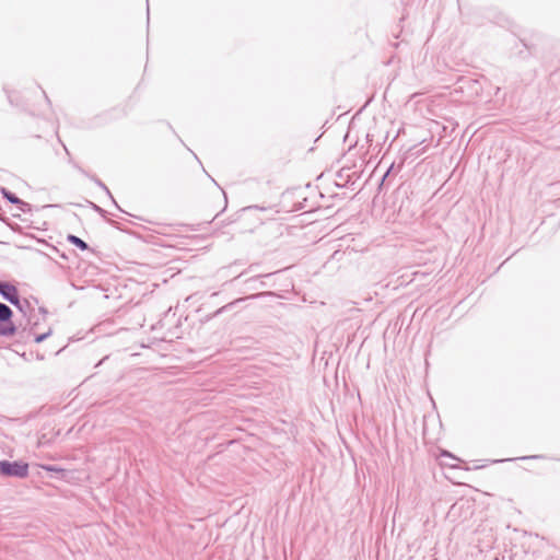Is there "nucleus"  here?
Returning <instances> with one entry per match:
<instances>
[{"label": "nucleus", "mask_w": 560, "mask_h": 560, "mask_svg": "<svg viewBox=\"0 0 560 560\" xmlns=\"http://www.w3.org/2000/svg\"><path fill=\"white\" fill-rule=\"evenodd\" d=\"M13 311L4 303L0 302V336L18 335L19 338L24 339L32 335L31 329L23 328L19 330L18 326L12 320Z\"/></svg>", "instance_id": "1"}, {"label": "nucleus", "mask_w": 560, "mask_h": 560, "mask_svg": "<svg viewBox=\"0 0 560 560\" xmlns=\"http://www.w3.org/2000/svg\"><path fill=\"white\" fill-rule=\"evenodd\" d=\"M0 474L4 477L26 478L28 476V464L21 460H0Z\"/></svg>", "instance_id": "2"}, {"label": "nucleus", "mask_w": 560, "mask_h": 560, "mask_svg": "<svg viewBox=\"0 0 560 560\" xmlns=\"http://www.w3.org/2000/svg\"><path fill=\"white\" fill-rule=\"evenodd\" d=\"M65 150H66V153L68 154L69 156V163L75 168L78 170L81 174H83L84 176H86L88 178H90L97 187H100L103 191H105V194L110 198L112 202L115 205V207L124 212V213H127L125 210H122L118 203L116 202V200L114 199L110 190L108 189V187L98 178L96 177L95 175L93 174H90L89 172H86L85 170H83L78 163H75L71 156H70V153L67 149L66 145H63Z\"/></svg>", "instance_id": "3"}, {"label": "nucleus", "mask_w": 560, "mask_h": 560, "mask_svg": "<svg viewBox=\"0 0 560 560\" xmlns=\"http://www.w3.org/2000/svg\"><path fill=\"white\" fill-rule=\"evenodd\" d=\"M0 295L9 303H18V288L8 281H0Z\"/></svg>", "instance_id": "4"}, {"label": "nucleus", "mask_w": 560, "mask_h": 560, "mask_svg": "<svg viewBox=\"0 0 560 560\" xmlns=\"http://www.w3.org/2000/svg\"><path fill=\"white\" fill-rule=\"evenodd\" d=\"M459 89H468L471 91V94L478 96L481 92V84L478 80H474L470 78H462L459 80Z\"/></svg>", "instance_id": "5"}, {"label": "nucleus", "mask_w": 560, "mask_h": 560, "mask_svg": "<svg viewBox=\"0 0 560 560\" xmlns=\"http://www.w3.org/2000/svg\"><path fill=\"white\" fill-rule=\"evenodd\" d=\"M336 185L338 187H346L350 183V167H341L337 174Z\"/></svg>", "instance_id": "6"}, {"label": "nucleus", "mask_w": 560, "mask_h": 560, "mask_svg": "<svg viewBox=\"0 0 560 560\" xmlns=\"http://www.w3.org/2000/svg\"><path fill=\"white\" fill-rule=\"evenodd\" d=\"M243 301H245V299L241 298V299H236V300H234V301L223 305L222 307H220L215 312H213L211 315H209L207 317V319H211V318L218 317L219 315H221V314H223L225 312L231 311L236 304L242 303Z\"/></svg>", "instance_id": "7"}, {"label": "nucleus", "mask_w": 560, "mask_h": 560, "mask_svg": "<svg viewBox=\"0 0 560 560\" xmlns=\"http://www.w3.org/2000/svg\"><path fill=\"white\" fill-rule=\"evenodd\" d=\"M67 241H68L70 244H72V245L77 246L78 248H80L81 250H86V249H89V245H88V243H86V242H84L82 238H80V237H79V236H77V235L69 234V235L67 236Z\"/></svg>", "instance_id": "8"}, {"label": "nucleus", "mask_w": 560, "mask_h": 560, "mask_svg": "<svg viewBox=\"0 0 560 560\" xmlns=\"http://www.w3.org/2000/svg\"><path fill=\"white\" fill-rule=\"evenodd\" d=\"M11 304L15 306L24 315H26L27 311L31 308L30 302L26 299H21L20 295H18V303L11 302Z\"/></svg>", "instance_id": "9"}, {"label": "nucleus", "mask_w": 560, "mask_h": 560, "mask_svg": "<svg viewBox=\"0 0 560 560\" xmlns=\"http://www.w3.org/2000/svg\"><path fill=\"white\" fill-rule=\"evenodd\" d=\"M1 194L4 199H7L9 202H11L13 205H18V202L20 201V198L16 197L13 192L8 190L7 188H2Z\"/></svg>", "instance_id": "10"}, {"label": "nucleus", "mask_w": 560, "mask_h": 560, "mask_svg": "<svg viewBox=\"0 0 560 560\" xmlns=\"http://www.w3.org/2000/svg\"><path fill=\"white\" fill-rule=\"evenodd\" d=\"M42 468L49 472L60 474L62 478L65 477L66 474V470L63 468H60L55 465H43Z\"/></svg>", "instance_id": "11"}, {"label": "nucleus", "mask_w": 560, "mask_h": 560, "mask_svg": "<svg viewBox=\"0 0 560 560\" xmlns=\"http://www.w3.org/2000/svg\"><path fill=\"white\" fill-rule=\"evenodd\" d=\"M261 278V276H255V277H252V278H248L247 280H245V284L247 285V289H257V287L255 285L259 279Z\"/></svg>", "instance_id": "12"}, {"label": "nucleus", "mask_w": 560, "mask_h": 560, "mask_svg": "<svg viewBox=\"0 0 560 560\" xmlns=\"http://www.w3.org/2000/svg\"><path fill=\"white\" fill-rule=\"evenodd\" d=\"M16 206L19 210L24 213L31 212L32 210V206L28 202L23 201L22 199H20Z\"/></svg>", "instance_id": "13"}, {"label": "nucleus", "mask_w": 560, "mask_h": 560, "mask_svg": "<svg viewBox=\"0 0 560 560\" xmlns=\"http://www.w3.org/2000/svg\"><path fill=\"white\" fill-rule=\"evenodd\" d=\"M52 334V330L51 329H48V331L44 332V334H39V335H35L34 337V341L36 343H40L43 342L44 340H46L50 335Z\"/></svg>", "instance_id": "14"}, {"label": "nucleus", "mask_w": 560, "mask_h": 560, "mask_svg": "<svg viewBox=\"0 0 560 560\" xmlns=\"http://www.w3.org/2000/svg\"><path fill=\"white\" fill-rule=\"evenodd\" d=\"M90 205H91V208H92L95 212H97L101 217L106 218V214H107V211H106V210H104L103 208H101L100 206H97V205H96V203H94V202H90Z\"/></svg>", "instance_id": "15"}, {"label": "nucleus", "mask_w": 560, "mask_h": 560, "mask_svg": "<svg viewBox=\"0 0 560 560\" xmlns=\"http://www.w3.org/2000/svg\"><path fill=\"white\" fill-rule=\"evenodd\" d=\"M360 218H361V224L362 225H369V221L371 219L369 212L360 214Z\"/></svg>", "instance_id": "16"}, {"label": "nucleus", "mask_w": 560, "mask_h": 560, "mask_svg": "<svg viewBox=\"0 0 560 560\" xmlns=\"http://www.w3.org/2000/svg\"><path fill=\"white\" fill-rule=\"evenodd\" d=\"M267 209H268V208H266V207L248 206V207L243 208V211H250V210H261V211H266Z\"/></svg>", "instance_id": "17"}, {"label": "nucleus", "mask_w": 560, "mask_h": 560, "mask_svg": "<svg viewBox=\"0 0 560 560\" xmlns=\"http://www.w3.org/2000/svg\"><path fill=\"white\" fill-rule=\"evenodd\" d=\"M442 456H447V457H450L453 460H459L457 457L453 456L452 454H450L446 451L442 452Z\"/></svg>", "instance_id": "18"}, {"label": "nucleus", "mask_w": 560, "mask_h": 560, "mask_svg": "<svg viewBox=\"0 0 560 560\" xmlns=\"http://www.w3.org/2000/svg\"><path fill=\"white\" fill-rule=\"evenodd\" d=\"M266 294H271V292L259 293V294H253V295H250V296H248V298H249V299H256V298H258V296H260V295H266Z\"/></svg>", "instance_id": "19"}, {"label": "nucleus", "mask_w": 560, "mask_h": 560, "mask_svg": "<svg viewBox=\"0 0 560 560\" xmlns=\"http://www.w3.org/2000/svg\"><path fill=\"white\" fill-rule=\"evenodd\" d=\"M349 136H350V125L348 126L347 132H346V135L343 137V141H346Z\"/></svg>", "instance_id": "20"}, {"label": "nucleus", "mask_w": 560, "mask_h": 560, "mask_svg": "<svg viewBox=\"0 0 560 560\" xmlns=\"http://www.w3.org/2000/svg\"><path fill=\"white\" fill-rule=\"evenodd\" d=\"M357 127L355 125V116H352V130Z\"/></svg>", "instance_id": "21"}, {"label": "nucleus", "mask_w": 560, "mask_h": 560, "mask_svg": "<svg viewBox=\"0 0 560 560\" xmlns=\"http://www.w3.org/2000/svg\"><path fill=\"white\" fill-rule=\"evenodd\" d=\"M39 312L43 313V314H47V311L45 307H39Z\"/></svg>", "instance_id": "22"}, {"label": "nucleus", "mask_w": 560, "mask_h": 560, "mask_svg": "<svg viewBox=\"0 0 560 560\" xmlns=\"http://www.w3.org/2000/svg\"><path fill=\"white\" fill-rule=\"evenodd\" d=\"M343 444H345L347 450H350V446L348 445V443L345 440H343Z\"/></svg>", "instance_id": "23"}, {"label": "nucleus", "mask_w": 560, "mask_h": 560, "mask_svg": "<svg viewBox=\"0 0 560 560\" xmlns=\"http://www.w3.org/2000/svg\"><path fill=\"white\" fill-rule=\"evenodd\" d=\"M358 142H359V139H357V141L354 142V144H352V149L355 148L358 145Z\"/></svg>", "instance_id": "24"}, {"label": "nucleus", "mask_w": 560, "mask_h": 560, "mask_svg": "<svg viewBox=\"0 0 560 560\" xmlns=\"http://www.w3.org/2000/svg\"><path fill=\"white\" fill-rule=\"evenodd\" d=\"M109 223H110L112 225H115V226H116V224H117L115 221H112V220L109 221Z\"/></svg>", "instance_id": "25"}, {"label": "nucleus", "mask_w": 560, "mask_h": 560, "mask_svg": "<svg viewBox=\"0 0 560 560\" xmlns=\"http://www.w3.org/2000/svg\"><path fill=\"white\" fill-rule=\"evenodd\" d=\"M43 95H45V98H46L47 101H49V100H48V95H46V92H43Z\"/></svg>", "instance_id": "26"}, {"label": "nucleus", "mask_w": 560, "mask_h": 560, "mask_svg": "<svg viewBox=\"0 0 560 560\" xmlns=\"http://www.w3.org/2000/svg\"><path fill=\"white\" fill-rule=\"evenodd\" d=\"M43 95H45V98H46L47 101H49V100H48V95H46V92H43Z\"/></svg>", "instance_id": "27"}, {"label": "nucleus", "mask_w": 560, "mask_h": 560, "mask_svg": "<svg viewBox=\"0 0 560 560\" xmlns=\"http://www.w3.org/2000/svg\"><path fill=\"white\" fill-rule=\"evenodd\" d=\"M355 167H357V163H355V162H353V163H352V168H355Z\"/></svg>", "instance_id": "28"}]
</instances>
